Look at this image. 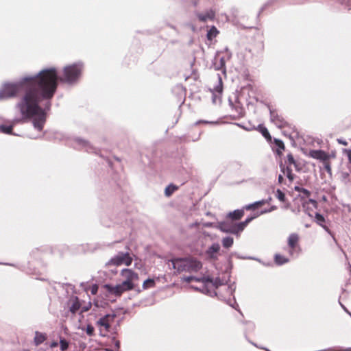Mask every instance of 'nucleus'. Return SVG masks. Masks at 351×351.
Returning a JSON list of instances; mask_svg holds the SVG:
<instances>
[{"label": "nucleus", "instance_id": "f03ea898", "mask_svg": "<svg viewBox=\"0 0 351 351\" xmlns=\"http://www.w3.org/2000/svg\"><path fill=\"white\" fill-rule=\"evenodd\" d=\"M121 276L123 278L121 283L116 285H105L104 288L109 294L120 296L123 293L132 290L138 280V275L130 269H123L121 271Z\"/></svg>", "mask_w": 351, "mask_h": 351}, {"label": "nucleus", "instance_id": "7ed1b4c3", "mask_svg": "<svg viewBox=\"0 0 351 351\" xmlns=\"http://www.w3.org/2000/svg\"><path fill=\"white\" fill-rule=\"evenodd\" d=\"M182 282L188 283L195 282L199 285H191L190 287L191 289L199 291L203 293L208 294L210 296L215 295L216 289L222 285L221 280L216 278L215 280L210 278L209 277H195V276H187L182 278Z\"/></svg>", "mask_w": 351, "mask_h": 351}, {"label": "nucleus", "instance_id": "a19ab883", "mask_svg": "<svg viewBox=\"0 0 351 351\" xmlns=\"http://www.w3.org/2000/svg\"><path fill=\"white\" fill-rule=\"evenodd\" d=\"M114 342V344H115V346L119 348V341H117V340H115V339H113Z\"/></svg>", "mask_w": 351, "mask_h": 351}, {"label": "nucleus", "instance_id": "423d86ee", "mask_svg": "<svg viewBox=\"0 0 351 351\" xmlns=\"http://www.w3.org/2000/svg\"><path fill=\"white\" fill-rule=\"evenodd\" d=\"M114 315H106L104 317L100 318L97 324L99 327V330L101 335L106 336L110 331V327L111 324L114 322Z\"/></svg>", "mask_w": 351, "mask_h": 351}, {"label": "nucleus", "instance_id": "393cba45", "mask_svg": "<svg viewBox=\"0 0 351 351\" xmlns=\"http://www.w3.org/2000/svg\"><path fill=\"white\" fill-rule=\"evenodd\" d=\"M177 189V187L173 184H169L168 186L165 189V195L167 196L171 195Z\"/></svg>", "mask_w": 351, "mask_h": 351}, {"label": "nucleus", "instance_id": "f3484780", "mask_svg": "<svg viewBox=\"0 0 351 351\" xmlns=\"http://www.w3.org/2000/svg\"><path fill=\"white\" fill-rule=\"evenodd\" d=\"M244 215L243 210H235L233 212H231L228 214L229 217L232 219H239Z\"/></svg>", "mask_w": 351, "mask_h": 351}, {"label": "nucleus", "instance_id": "b1692460", "mask_svg": "<svg viewBox=\"0 0 351 351\" xmlns=\"http://www.w3.org/2000/svg\"><path fill=\"white\" fill-rule=\"evenodd\" d=\"M275 261L278 265H282L289 261V259L280 254H276Z\"/></svg>", "mask_w": 351, "mask_h": 351}, {"label": "nucleus", "instance_id": "49530a36", "mask_svg": "<svg viewBox=\"0 0 351 351\" xmlns=\"http://www.w3.org/2000/svg\"><path fill=\"white\" fill-rule=\"evenodd\" d=\"M106 351H111V350H109V349H106Z\"/></svg>", "mask_w": 351, "mask_h": 351}, {"label": "nucleus", "instance_id": "2eb2a0df", "mask_svg": "<svg viewBox=\"0 0 351 351\" xmlns=\"http://www.w3.org/2000/svg\"><path fill=\"white\" fill-rule=\"evenodd\" d=\"M80 308V303L77 298L71 300V305L69 308L72 313H75Z\"/></svg>", "mask_w": 351, "mask_h": 351}, {"label": "nucleus", "instance_id": "bb28decb", "mask_svg": "<svg viewBox=\"0 0 351 351\" xmlns=\"http://www.w3.org/2000/svg\"><path fill=\"white\" fill-rule=\"evenodd\" d=\"M83 330H85L86 334L89 336H92L94 333V327L91 326L90 324H88L86 327V328H82Z\"/></svg>", "mask_w": 351, "mask_h": 351}, {"label": "nucleus", "instance_id": "79ce46f5", "mask_svg": "<svg viewBox=\"0 0 351 351\" xmlns=\"http://www.w3.org/2000/svg\"><path fill=\"white\" fill-rule=\"evenodd\" d=\"M309 202L312 204L313 206H316V202L315 200L309 199Z\"/></svg>", "mask_w": 351, "mask_h": 351}, {"label": "nucleus", "instance_id": "a18cd8bd", "mask_svg": "<svg viewBox=\"0 0 351 351\" xmlns=\"http://www.w3.org/2000/svg\"><path fill=\"white\" fill-rule=\"evenodd\" d=\"M21 351H28V350H21Z\"/></svg>", "mask_w": 351, "mask_h": 351}, {"label": "nucleus", "instance_id": "5701e85b", "mask_svg": "<svg viewBox=\"0 0 351 351\" xmlns=\"http://www.w3.org/2000/svg\"><path fill=\"white\" fill-rule=\"evenodd\" d=\"M218 33H219V31L217 29V28L213 26L207 33V38L209 40H212L213 38H214L217 36Z\"/></svg>", "mask_w": 351, "mask_h": 351}, {"label": "nucleus", "instance_id": "f257e3e1", "mask_svg": "<svg viewBox=\"0 0 351 351\" xmlns=\"http://www.w3.org/2000/svg\"><path fill=\"white\" fill-rule=\"evenodd\" d=\"M58 75L53 68L44 69L36 76L25 77L17 84H5L0 90V99L15 96L20 90L25 94L18 107L23 118L32 117L34 128L41 131L45 112L38 106L40 98L51 99L56 90Z\"/></svg>", "mask_w": 351, "mask_h": 351}, {"label": "nucleus", "instance_id": "6ab92c4d", "mask_svg": "<svg viewBox=\"0 0 351 351\" xmlns=\"http://www.w3.org/2000/svg\"><path fill=\"white\" fill-rule=\"evenodd\" d=\"M271 120L278 127H281L283 124L282 120H280L277 114L271 111Z\"/></svg>", "mask_w": 351, "mask_h": 351}, {"label": "nucleus", "instance_id": "4c0bfd02", "mask_svg": "<svg viewBox=\"0 0 351 351\" xmlns=\"http://www.w3.org/2000/svg\"><path fill=\"white\" fill-rule=\"evenodd\" d=\"M337 142L339 144H341V145H348L347 141H345V140H343V139H337Z\"/></svg>", "mask_w": 351, "mask_h": 351}, {"label": "nucleus", "instance_id": "f8f14e48", "mask_svg": "<svg viewBox=\"0 0 351 351\" xmlns=\"http://www.w3.org/2000/svg\"><path fill=\"white\" fill-rule=\"evenodd\" d=\"M215 16V12L213 10L210 9V10L206 11L205 13H204V14H198V19L200 21L205 22L208 20L214 19Z\"/></svg>", "mask_w": 351, "mask_h": 351}, {"label": "nucleus", "instance_id": "412c9836", "mask_svg": "<svg viewBox=\"0 0 351 351\" xmlns=\"http://www.w3.org/2000/svg\"><path fill=\"white\" fill-rule=\"evenodd\" d=\"M233 238L230 237H227L222 239V245L225 248L230 247L233 245Z\"/></svg>", "mask_w": 351, "mask_h": 351}, {"label": "nucleus", "instance_id": "0eeeda50", "mask_svg": "<svg viewBox=\"0 0 351 351\" xmlns=\"http://www.w3.org/2000/svg\"><path fill=\"white\" fill-rule=\"evenodd\" d=\"M132 258L128 253H119L112 257L107 265H113L115 266H120L124 265L129 266L132 264Z\"/></svg>", "mask_w": 351, "mask_h": 351}, {"label": "nucleus", "instance_id": "a878e982", "mask_svg": "<svg viewBox=\"0 0 351 351\" xmlns=\"http://www.w3.org/2000/svg\"><path fill=\"white\" fill-rule=\"evenodd\" d=\"M0 130L2 132H3L5 134H11L12 130V126L2 125L0 126Z\"/></svg>", "mask_w": 351, "mask_h": 351}, {"label": "nucleus", "instance_id": "1a4fd4ad", "mask_svg": "<svg viewBox=\"0 0 351 351\" xmlns=\"http://www.w3.org/2000/svg\"><path fill=\"white\" fill-rule=\"evenodd\" d=\"M174 269L178 272L187 271L186 258H176L171 261Z\"/></svg>", "mask_w": 351, "mask_h": 351}, {"label": "nucleus", "instance_id": "c85d7f7f", "mask_svg": "<svg viewBox=\"0 0 351 351\" xmlns=\"http://www.w3.org/2000/svg\"><path fill=\"white\" fill-rule=\"evenodd\" d=\"M259 131L262 133V134L265 137V138H269L270 137L269 136V133L267 130V129L262 125H259Z\"/></svg>", "mask_w": 351, "mask_h": 351}, {"label": "nucleus", "instance_id": "dca6fc26", "mask_svg": "<svg viewBox=\"0 0 351 351\" xmlns=\"http://www.w3.org/2000/svg\"><path fill=\"white\" fill-rule=\"evenodd\" d=\"M266 202H267V201L264 200V199L261 200V201H257L252 204L245 206L244 208L245 210H254V209L258 208L259 206L263 205Z\"/></svg>", "mask_w": 351, "mask_h": 351}, {"label": "nucleus", "instance_id": "473e14b6", "mask_svg": "<svg viewBox=\"0 0 351 351\" xmlns=\"http://www.w3.org/2000/svg\"><path fill=\"white\" fill-rule=\"evenodd\" d=\"M90 307H91V303L88 302L86 305L84 306L82 308V311L86 312V311H88L90 308Z\"/></svg>", "mask_w": 351, "mask_h": 351}, {"label": "nucleus", "instance_id": "f704fd0d", "mask_svg": "<svg viewBox=\"0 0 351 351\" xmlns=\"http://www.w3.org/2000/svg\"><path fill=\"white\" fill-rule=\"evenodd\" d=\"M295 190L297 191H302L307 197L309 195L310 193L308 190L306 189H300L299 187L296 186L295 188Z\"/></svg>", "mask_w": 351, "mask_h": 351}, {"label": "nucleus", "instance_id": "ddd939ff", "mask_svg": "<svg viewBox=\"0 0 351 351\" xmlns=\"http://www.w3.org/2000/svg\"><path fill=\"white\" fill-rule=\"evenodd\" d=\"M220 250V246L218 243H213L211 246H210L206 250V254L210 258H215L216 254L219 252Z\"/></svg>", "mask_w": 351, "mask_h": 351}, {"label": "nucleus", "instance_id": "6e6552de", "mask_svg": "<svg viewBox=\"0 0 351 351\" xmlns=\"http://www.w3.org/2000/svg\"><path fill=\"white\" fill-rule=\"evenodd\" d=\"M308 154L311 158L323 162H327L330 158L335 157V153L328 154L322 150H311Z\"/></svg>", "mask_w": 351, "mask_h": 351}, {"label": "nucleus", "instance_id": "4be33fe9", "mask_svg": "<svg viewBox=\"0 0 351 351\" xmlns=\"http://www.w3.org/2000/svg\"><path fill=\"white\" fill-rule=\"evenodd\" d=\"M155 287V280L152 278H148L143 283V289H147Z\"/></svg>", "mask_w": 351, "mask_h": 351}, {"label": "nucleus", "instance_id": "e433bc0d", "mask_svg": "<svg viewBox=\"0 0 351 351\" xmlns=\"http://www.w3.org/2000/svg\"><path fill=\"white\" fill-rule=\"evenodd\" d=\"M219 86L217 87V91L219 92V93H221L222 92V86H221V78L219 77Z\"/></svg>", "mask_w": 351, "mask_h": 351}, {"label": "nucleus", "instance_id": "c9c22d12", "mask_svg": "<svg viewBox=\"0 0 351 351\" xmlns=\"http://www.w3.org/2000/svg\"><path fill=\"white\" fill-rule=\"evenodd\" d=\"M287 178L291 180L292 181L293 180V176L291 173V171L290 170H287Z\"/></svg>", "mask_w": 351, "mask_h": 351}, {"label": "nucleus", "instance_id": "2f4dec72", "mask_svg": "<svg viewBox=\"0 0 351 351\" xmlns=\"http://www.w3.org/2000/svg\"><path fill=\"white\" fill-rule=\"evenodd\" d=\"M343 152L347 156L350 162H351V149H344Z\"/></svg>", "mask_w": 351, "mask_h": 351}, {"label": "nucleus", "instance_id": "9d476101", "mask_svg": "<svg viewBox=\"0 0 351 351\" xmlns=\"http://www.w3.org/2000/svg\"><path fill=\"white\" fill-rule=\"evenodd\" d=\"M187 262V272H196L199 271L202 267V263L193 258H186Z\"/></svg>", "mask_w": 351, "mask_h": 351}, {"label": "nucleus", "instance_id": "39448f33", "mask_svg": "<svg viewBox=\"0 0 351 351\" xmlns=\"http://www.w3.org/2000/svg\"><path fill=\"white\" fill-rule=\"evenodd\" d=\"M276 208V206H272L269 209H265L264 210H262L258 214H257V215H254L253 217H247L244 221H242V222H240V223H233L232 230H230L231 233L234 234L239 235L240 234V232H241L245 229V228L247 226V225L252 219H254V218L257 217L260 215L271 212L272 210H274Z\"/></svg>", "mask_w": 351, "mask_h": 351}, {"label": "nucleus", "instance_id": "c03bdc74", "mask_svg": "<svg viewBox=\"0 0 351 351\" xmlns=\"http://www.w3.org/2000/svg\"><path fill=\"white\" fill-rule=\"evenodd\" d=\"M282 179H283L282 176L280 175V176H278V182H279L280 183H281V182H282Z\"/></svg>", "mask_w": 351, "mask_h": 351}, {"label": "nucleus", "instance_id": "7c9ffc66", "mask_svg": "<svg viewBox=\"0 0 351 351\" xmlns=\"http://www.w3.org/2000/svg\"><path fill=\"white\" fill-rule=\"evenodd\" d=\"M97 291H98V286L97 285H93L90 287V293L93 294V295H95L97 293Z\"/></svg>", "mask_w": 351, "mask_h": 351}, {"label": "nucleus", "instance_id": "aec40b11", "mask_svg": "<svg viewBox=\"0 0 351 351\" xmlns=\"http://www.w3.org/2000/svg\"><path fill=\"white\" fill-rule=\"evenodd\" d=\"M315 220H316V222L319 226L323 227L326 231H328V228L324 224L325 219H324V217L322 215L317 213L315 215Z\"/></svg>", "mask_w": 351, "mask_h": 351}, {"label": "nucleus", "instance_id": "58836bf2", "mask_svg": "<svg viewBox=\"0 0 351 351\" xmlns=\"http://www.w3.org/2000/svg\"><path fill=\"white\" fill-rule=\"evenodd\" d=\"M324 167L327 170L328 172L330 173V171H331L330 165L328 162H326Z\"/></svg>", "mask_w": 351, "mask_h": 351}, {"label": "nucleus", "instance_id": "9b49d317", "mask_svg": "<svg viewBox=\"0 0 351 351\" xmlns=\"http://www.w3.org/2000/svg\"><path fill=\"white\" fill-rule=\"evenodd\" d=\"M299 241V236L298 234H291L288 238V245L291 248L290 254H292V251L297 247Z\"/></svg>", "mask_w": 351, "mask_h": 351}, {"label": "nucleus", "instance_id": "20e7f679", "mask_svg": "<svg viewBox=\"0 0 351 351\" xmlns=\"http://www.w3.org/2000/svg\"><path fill=\"white\" fill-rule=\"evenodd\" d=\"M82 71V66L80 64H73L65 66L63 71V76L60 80L67 83L75 82L80 77Z\"/></svg>", "mask_w": 351, "mask_h": 351}, {"label": "nucleus", "instance_id": "ea45409f", "mask_svg": "<svg viewBox=\"0 0 351 351\" xmlns=\"http://www.w3.org/2000/svg\"><path fill=\"white\" fill-rule=\"evenodd\" d=\"M58 345V342H52L49 344V347L50 348H55V347H57Z\"/></svg>", "mask_w": 351, "mask_h": 351}, {"label": "nucleus", "instance_id": "a211bd4d", "mask_svg": "<svg viewBox=\"0 0 351 351\" xmlns=\"http://www.w3.org/2000/svg\"><path fill=\"white\" fill-rule=\"evenodd\" d=\"M46 339V335L43 333L36 332L34 337V343L36 346L42 343Z\"/></svg>", "mask_w": 351, "mask_h": 351}, {"label": "nucleus", "instance_id": "72a5a7b5", "mask_svg": "<svg viewBox=\"0 0 351 351\" xmlns=\"http://www.w3.org/2000/svg\"><path fill=\"white\" fill-rule=\"evenodd\" d=\"M287 160H288V162L291 165V164H295V160L293 157V156L291 154H289L287 156Z\"/></svg>", "mask_w": 351, "mask_h": 351}, {"label": "nucleus", "instance_id": "cd10ccee", "mask_svg": "<svg viewBox=\"0 0 351 351\" xmlns=\"http://www.w3.org/2000/svg\"><path fill=\"white\" fill-rule=\"evenodd\" d=\"M276 197L280 201V202H285V193L280 191V189H278L276 191Z\"/></svg>", "mask_w": 351, "mask_h": 351}, {"label": "nucleus", "instance_id": "c756f323", "mask_svg": "<svg viewBox=\"0 0 351 351\" xmlns=\"http://www.w3.org/2000/svg\"><path fill=\"white\" fill-rule=\"evenodd\" d=\"M60 349L62 351L66 350L69 346L68 342L64 339H60Z\"/></svg>", "mask_w": 351, "mask_h": 351}, {"label": "nucleus", "instance_id": "37998d69", "mask_svg": "<svg viewBox=\"0 0 351 351\" xmlns=\"http://www.w3.org/2000/svg\"><path fill=\"white\" fill-rule=\"evenodd\" d=\"M278 145L279 147L284 148V145L282 141H279Z\"/></svg>", "mask_w": 351, "mask_h": 351}, {"label": "nucleus", "instance_id": "4468645a", "mask_svg": "<svg viewBox=\"0 0 351 351\" xmlns=\"http://www.w3.org/2000/svg\"><path fill=\"white\" fill-rule=\"evenodd\" d=\"M218 228L223 232L231 233L230 230H232L233 223H226V222L219 223L218 225Z\"/></svg>", "mask_w": 351, "mask_h": 351}]
</instances>
